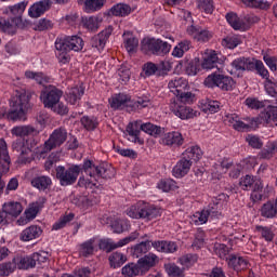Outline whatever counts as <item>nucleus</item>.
Segmentation results:
<instances>
[{
	"label": "nucleus",
	"mask_w": 277,
	"mask_h": 277,
	"mask_svg": "<svg viewBox=\"0 0 277 277\" xmlns=\"http://www.w3.org/2000/svg\"><path fill=\"white\" fill-rule=\"evenodd\" d=\"M83 170L84 175L79 177ZM116 176V169L107 163L94 164L92 160H84L82 167L71 164L69 168L58 166L56 168V179L62 187L75 185L78 180V186L84 189H94L101 187V179H114Z\"/></svg>",
	"instance_id": "obj_1"
},
{
	"label": "nucleus",
	"mask_w": 277,
	"mask_h": 277,
	"mask_svg": "<svg viewBox=\"0 0 277 277\" xmlns=\"http://www.w3.org/2000/svg\"><path fill=\"white\" fill-rule=\"evenodd\" d=\"M27 109H29V94L27 92H17L13 97L12 109L5 114H2V118H8V120H26L25 117L27 114Z\"/></svg>",
	"instance_id": "obj_2"
},
{
	"label": "nucleus",
	"mask_w": 277,
	"mask_h": 277,
	"mask_svg": "<svg viewBox=\"0 0 277 277\" xmlns=\"http://www.w3.org/2000/svg\"><path fill=\"white\" fill-rule=\"evenodd\" d=\"M126 214L132 220H155L161 215L159 208L138 201L126 210Z\"/></svg>",
	"instance_id": "obj_3"
},
{
	"label": "nucleus",
	"mask_w": 277,
	"mask_h": 277,
	"mask_svg": "<svg viewBox=\"0 0 277 277\" xmlns=\"http://www.w3.org/2000/svg\"><path fill=\"white\" fill-rule=\"evenodd\" d=\"M142 51L151 55H168L172 51V45L161 39H144L142 41Z\"/></svg>",
	"instance_id": "obj_4"
},
{
	"label": "nucleus",
	"mask_w": 277,
	"mask_h": 277,
	"mask_svg": "<svg viewBox=\"0 0 277 277\" xmlns=\"http://www.w3.org/2000/svg\"><path fill=\"white\" fill-rule=\"evenodd\" d=\"M203 85H206V88H220V90L224 92H230V90L235 88V80L229 76L212 72L205 79Z\"/></svg>",
	"instance_id": "obj_5"
},
{
	"label": "nucleus",
	"mask_w": 277,
	"mask_h": 277,
	"mask_svg": "<svg viewBox=\"0 0 277 277\" xmlns=\"http://www.w3.org/2000/svg\"><path fill=\"white\" fill-rule=\"evenodd\" d=\"M68 138V132L64 128H57L55 129L52 134L50 135L49 140L45 141L43 145V149L39 151L40 157H43L47 155V153H51L53 148H57L58 146H62L64 142Z\"/></svg>",
	"instance_id": "obj_6"
},
{
	"label": "nucleus",
	"mask_w": 277,
	"mask_h": 277,
	"mask_svg": "<svg viewBox=\"0 0 277 277\" xmlns=\"http://www.w3.org/2000/svg\"><path fill=\"white\" fill-rule=\"evenodd\" d=\"M10 153L8 151V143L5 140L0 138V196L3 194V189H5V182L1 179L3 174H8L10 172Z\"/></svg>",
	"instance_id": "obj_7"
},
{
	"label": "nucleus",
	"mask_w": 277,
	"mask_h": 277,
	"mask_svg": "<svg viewBox=\"0 0 277 277\" xmlns=\"http://www.w3.org/2000/svg\"><path fill=\"white\" fill-rule=\"evenodd\" d=\"M64 96V92L56 87L49 85L41 91L40 101L47 109H51Z\"/></svg>",
	"instance_id": "obj_8"
},
{
	"label": "nucleus",
	"mask_w": 277,
	"mask_h": 277,
	"mask_svg": "<svg viewBox=\"0 0 277 277\" xmlns=\"http://www.w3.org/2000/svg\"><path fill=\"white\" fill-rule=\"evenodd\" d=\"M170 109L171 111H173L174 116H177V118H181V120H189L192 118H198V116H200V113L198 110H194V108L176 101L171 103Z\"/></svg>",
	"instance_id": "obj_9"
},
{
	"label": "nucleus",
	"mask_w": 277,
	"mask_h": 277,
	"mask_svg": "<svg viewBox=\"0 0 277 277\" xmlns=\"http://www.w3.org/2000/svg\"><path fill=\"white\" fill-rule=\"evenodd\" d=\"M243 122L241 121V118H239V115L237 114H228L225 116V122L235 129V131H248L249 129H252L254 127V119L247 117L245 118Z\"/></svg>",
	"instance_id": "obj_10"
},
{
	"label": "nucleus",
	"mask_w": 277,
	"mask_h": 277,
	"mask_svg": "<svg viewBox=\"0 0 277 277\" xmlns=\"http://www.w3.org/2000/svg\"><path fill=\"white\" fill-rule=\"evenodd\" d=\"M56 41L61 43V47H65L67 51H75L76 53L83 51L85 44L83 39L77 35L58 37Z\"/></svg>",
	"instance_id": "obj_11"
},
{
	"label": "nucleus",
	"mask_w": 277,
	"mask_h": 277,
	"mask_svg": "<svg viewBox=\"0 0 277 277\" xmlns=\"http://www.w3.org/2000/svg\"><path fill=\"white\" fill-rule=\"evenodd\" d=\"M186 34H188V36H190L192 39L196 40V42L202 43L209 42V40L213 38V31L202 26L190 25L187 27Z\"/></svg>",
	"instance_id": "obj_12"
},
{
	"label": "nucleus",
	"mask_w": 277,
	"mask_h": 277,
	"mask_svg": "<svg viewBox=\"0 0 277 277\" xmlns=\"http://www.w3.org/2000/svg\"><path fill=\"white\" fill-rule=\"evenodd\" d=\"M13 150L19 153L18 161L19 163H31L34 161V155L29 147H25V138L16 140L13 145Z\"/></svg>",
	"instance_id": "obj_13"
},
{
	"label": "nucleus",
	"mask_w": 277,
	"mask_h": 277,
	"mask_svg": "<svg viewBox=\"0 0 277 277\" xmlns=\"http://www.w3.org/2000/svg\"><path fill=\"white\" fill-rule=\"evenodd\" d=\"M144 123H142V120H136L133 122H130L126 131L128 135H130V142H133L134 144H138L140 146H144V138L140 137L142 133V127Z\"/></svg>",
	"instance_id": "obj_14"
},
{
	"label": "nucleus",
	"mask_w": 277,
	"mask_h": 277,
	"mask_svg": "<svg viewBox=\"0 0 277 277\" xmlns=\"http://www.w3.org/2000/svg\"><path fill=\"white\" fill-rule=\"evenodd\" d=\"M111 34H114V27H106L91 39V47H93V49H97V51H103Z\"/></svg>",
	"instance_id": "obj_15"
},
{
	"label": "nucleus",
	"mask_w": 277,
	"mask_h": 277,
	"mask_svg": "<svg viewBox=\"0 0 277 277\" xmlns=\"http://www.w3.org/2000/svg\"><path fill=\"white\" fill-rule=\"evenodd\" d=\"M42 207H44V199H41L40 201H36L32 202L29 208L25 211V215L26 217H21L17 221V224L19 226H25L27 224H29L30 220H35L36 215H38V213L40 212V209H42Z\"/></svg>",
	"instance_id": "obj_16"
},
{
	"label": "nucleus",
	"mask_w": 277,
	"mask_h": 277,
	"mask_svg": "<svg viewBox=\"0 0 277 277\" xmlns=\"http://www.w3.org/2000/svg\"><path fill=\"white\" fill-rule=\"evenodd\" d=\"M109 105L111 109H127L129 111L131 109V96L124 93L115 94L109 100Z\"/></svg>",
	"instance_id": "obj_17"
},
{
	"label": "nucleus",
	"mask_w": 277,
	"mask_h": 277,
	"mask_svg": "<svg viewBox=\"0 0 277 277\" xmlns=\"http://www.w3.org/2000/svg\"><path fill=\"white\" fill-rule=\"evenodd\" d=\"M51 5H53L51 0H41L36 2L29 8L28 16H30V18H40L44 12H49V10H51Z\"/></svg>",
	"instance_id": "obj_18"
},
{
	"label": "nucleus",
	"mask_w": 277,
	"mask_h": 277,
	"mask_svg": "<svg viewBox=\"0 0 277 277\" xmlns=\"http://www.w3.org/2000/svg\"><path fill=\"white\" fill-rule=\"evenodd\" d=\"M239 187L243 192H252L253 188L263 189V182L252 175H245L240 177Z\"/></svg>",
	"instance_id": "obj_19"
},
{
	"label": "nucleus",
	"mask_w": 277,
	"mask_h": 277,
	"mask_svg": "<svg viewBox=\"0 0 277 277\" xmlns=\"http://www.w3.org/2000/svg\"><path fill=\"white\" fill-rule=\"evenodd\" d=\"M220 64V56L215 50H206L202 55L201 68L205 70H211Z\"/></svg>",
	"instance_id": "obj_20"
},
{
	"label": "nucleus",
	"mask_w": 277,
	"mask_h": 277,
	"mask_svg": "<svg viewBox=\"0 0 277 277\" xmlns=\"http://www.w3.org/2000/svg\"><path fill=\"white\" fill-rule=\"evenodd\" d=\"M156 252H162L163 254H174L179 250V245L170 240H156L151 242Z\"/></svg>",
	"instance_id": "obj_21"
},
{
	"label": "nucleus",
	"mask_w": 277,
	"mask_h": 277,
	"mask_svg": "<svg viewBox=\"0 0 277 277\" xmlns=\"http://www.w3.org/2000/svg\"><path fill=\"white\" fill-rule=\"evenodd\" d=\"M193 163L194 162L192 160L182 157L172 170L173 176H175V179H183V176H187V174H189V170H192Z\"/></svg>",
	"instance_id": "obj_22"
},
{
	"label": "nucleus",
	"mask_w": 277,
	"mask_h": 277,
	"mask_svg": "<svg viewBox=\"0 0 277 277\" xmlns=\"http://www.w3.org/2000/svg\"><path fill=\"white\" fill-rule=\"evenodd\" d=\"M21 23H23V18L19 17L0 19V30L3 31L4 34H9L10 36H14Z\"/></svg>",
	"instance_id": "obj_23"
},
{
	"label": "nucleus",
	"mask_w": 277,
	"mask_h": 277,
	"mask_svg": "<svg viewBox=\"0 0 277 277\" xmlns=\"http://www.w3.org/2000/svg\"><path fill=\"white\" fill-rule=\"evenodd\" d=\"M137 263L142 269V273L146 274L147 272H150V269H153L157 263H159V256H157L155 253H148L138 259Z\"/></svg>",
	"instance_id": "obj_24"
},
{
	"label": "nucleus",
	"mask_w": 277,
	"mask_h": 277,
	"mask_svg": "<svg viewBox=\"0 0 277 277\" xmlns=\"http://www.w3.org/2000/svg\"><path fill=\"white\" fill-rule=\"evenodd\" d=\"M254 58L252 57H238L232 62V66L235 70H240L241 72H252L254 68Z\"/></svg>",
	"instance_id": "obj_25"
},
{
	"label": "nucleus",
	"mask_w": 277,
	"mask_h": 277,
	"mask_svg": "<svg viewBox=\"0 0 277 277\" xmlns=\"http://www.w3.org/2000/svg\"><path fill=\"white\" fill-rule=\"evenodd\" d=\"M168 88L170 92L177 96V94H182V92H185V90L189 88V84L187 80L183 77H175L169 81Z\"/></svg>",
	"instance_id": "obj_26"
},
{
	"label": "nucleus",
	"mask_w": 277,
	"mask_h": 277,
	"mask_svg": "<svg viewBox=\"0 0 277 277\" xmlns=\"http://www.w3.org/2000/svg\"><path fill=\"white\" fill-rule=\"evenodd\" d=\"M96 238H91L79 245L78 254L83 259H89V256H94L96 252Z\"/></svg>",
	"instance_id": "obj_27"
},
{
	"label": "nucleus",
	"mask_w": 277,
	"mask_h": 277,
	"mask_svg": "<svg viewBox=\"0 0 277 277\" xmlns=\"http://www.w3.org/2000/svg\"><path fill=\"white\" fill-rule=\"evenodd\" d=\"M223 205H224V201L222 200V195H220L219 198L212 199V202H210L208 208L206 209L211 220H216L222 216Z\"/></svg>",
	"instance_id": "obj_28"
},
{
	"label": "nucleus",
	"mask_w": 277,
	"mask_h": 277,
	"mask_svg": "<svg viewBox=\"0 0 277 277\" xmlns=\"http://www.w3.org/2000/svg\"><path fill=\"white\" fill-rule=\"evenodd\" d=\"M42 236V227L38 225H30L26 227L19 235L21 241H34Z\"/></svg>",
	"instance_id": "obj_29"
},
{
	"label": "nucleus",
	"mask_w": 277,
	"mask_h": 277,
	"mask_svg": "<svg viewBox=\"0 0 277 277\" xmlns=\"http://www.w3.org/2000/svg\"><path fill=\"white\" fill-rule=\"evenodd\" d=\"M185 140L181 132H169L166 133L161 140V144L164 146H183Z\"/></svg>",
	"instance_id": "obj_30"
},
{
	"label": "nucleus",
	"mask_w": 277,
	"mask_h": 277,
	"mask_svg": "<svg viewBox=\"0 0 277 277\" xmlns=\"http://www.w3.org/2000/svg\"><path fill=\"white\" fill-rule=\"evenodd\" d=\"M30 185L35 189H39V192H45V189H49L53 185V180L49 175H40L32 177Z\"/></svg>",
	"instance_id": "obj_31"
},
{
	"label": "nucleus",
	"mask_w": 277,
	"mask_h": 277,
	"mask_svg": "<svg viewBox=\"0 0 277 277\" xmlns=\"http://www.w3.org/2000/svg\"><path fill=\"white\" fill-rule=\"evenodd\" d=\"M228 265L235 272H243L250 267V262L243 256L230 255L228 260Z\"/></svg>",
	"instance_id": "obj_32"
},
{
	"label": "nucleus",
	"mask_w": 277,
	"mask_h": 277,
	"mask_svg": "<svg viewBox=\"0 0 277 277\" xmlns=\"http://www.w3.org/2000/svg\"><path fill=\"white\" fill-rule=\"evenodd\" d=\"M2 211L5 215H11V217H18L23 213V205L18 201H9L3 203Z\"/></svg>",
	"instance_id": "obj_33"
},
{
	"label": "nucleus",
	"mask_w": 277,
	"mask_h": 277,
	"mask_svg": "<svg viewBox=\"0 0 277 277\" xmlns=\"http://www.w3.org/2000/svg\"><path fill=\"white\" fill-rule=\"evenodd\" d=\"M261 120H264L266 124L271 127H277V107L268 106L264 111L260 115Z\"/></svg>",
	"instance_id": "obj_34"
},
{
	"label": "nucleus",
	"mask_w": 277,
	"mask_h": 277,
	"mask_svg": "<svg viewBox=\"0 0 277 277\" xmlns=\"http://www.w3.org/2000/svg\"><path fill=\"white\" fill-rule=\"evenodd\" d=\"M84 91L81 87H74L67 90L66 92V101L69 105H79V101H81V96H83Z\"/></svg>",
	"instance_id": "obj_35"
},
{
	"label": "nucleus",
	"mask_w": 277,
	"mask_h": 277,
	"mask_svg": "<svg viewBox=\"0 0 277 277\" xmlns=\"http://www.w3.org/2000/svg\"><path fill=\"white\" fill-rule=\"evenodd\" d=\"M150 248H153V240L142 241L132 247V256H134V259H140L144 256V254L150 252Z\"/></svg>",
	"instance_id": "obj_36"
},
{
	"label": "nucleus",
	"mask_w": 277,
	"mask_h": 277,
	"mask_svg": "<svg viewBox=\"0 0 277 277\" xmlns=\"http://www.w3.org/2000/svg\"><path fill=\"white\" fill-rule=\"evenodd\" d=\"M11 133L15 137H26L27 135H38L39 132L31 126H17L11 130Z\"/></svg>",
	"instance_id": "obj_37"
},
{
	"label": "nucleus",
	"mask_w": 277,
	"mask_h": 277,
	"mask_svg": "<svg viewBox=\"0 0 277 277\" xmlns=\"http://www.w3.org/2000/svg\"><path fill=\"white\" fill-rule=\"evenodd\" d=\"M221 107L222 103L215 100H202L200 102V108L205 114H217Z\"/></svg>",
	"instance_id": "obj_38"
},
{
	"label": "nucleus",
	"mask_w": 277,
	"mask_h": 277,
	"mask_svg": "<svg viewBox=\"0 0 277 277\" xmlns=\"http://www.w3.org/2000/svg\"><path fill=\"white\" fill-rule=\"evenodd\" d=\"M121 274L124 277H135V276H144V273L142 272V267L140 266V263H129L126 266L122 267Z\"/></svg>",
	"instance_id": "obj_39"
},
{
	"label": "nucleus",
	"mask_w": 277,
	"mask_h": 277,
	"mask_svg": "<svg viewBox=\"0 0 277 277\" xmlns=\"http://www.w3.org/2000/svg\"><path fill=\"white\" fill-rule=\"evenodd\" d=\"M226 21L233 27V29H236V31H246V22L243 19L239 18L237 14L235 13H227L226 14Z\"/></svg>",
	"instance_id": "obj_40"
},
{
	"label": "nucleus",
	"mask_w": 277,
	"mask_h": 277,
	"mask_svg": "<svg viewBox=\"0 0 277 277\" xmlns=\"http://www.w3.org/2000/svg\"><path fill=\"white\" fill-rule=\"evenodd\" d=\"M25 77L26 79H32L39 85H44V83H49L51 81V78L42 71H31V70H26L25 71Z\"/></svg>",
	"instance_id": "obj_41"
},
{
	"label": "nucleus",
	"mask_w": 277,
	"mask_h": 277,
	"mask_svg": "<svg viewBox=\"0 0 277 277\" xmlns=\"http://www.w3.org/2000/svg\"><path fill=\"white\" fill-rule=\"evenodd\" d=\"M109 14L119 17L129 16V14H131V6L124 3H117L110 8Z\"/></svg>",
	"instance_id": "obj_42"
},
{
	"label": "nucleus",
	"mask_w": 277,
	"mask_h": 277,
	"mask_svg": "<svg viewBox=\"0 0 277 277\" xmlns=\"http://www.w3.org/2000/svg\"><path fill=\"white\" fill-rule=\"evenodd\" d=\"M55 49H56V57L60 64H68L70 62V51L67 50L65 47H62L60 41H55Z\"/></svg>",
	"instance_id": "obj_43"
},
{
	"label": "nucleus",
	"mask_w": 277,
	"mask_h": 277,
	"mask_svg": "<svg viewBox=\"0 0 277 277\" xmlns=\"http://www.w3.org/2000/svg\"><path fill=\"white\" fill-rule=\"evenodd\" d=\"M277 153V141L268 142L260 153V159H272Z\"/></svg>",
	"instance_id": "obj_44"
},
{
	"label": "nucleus",
	"mask_w": 277,
	"mask_h": 277,
	"mask_svg": "<svg viewBox=\"0 0 277 277\" xmlns=\"http://www.w3.org/2000/svg\"><path fill=\"white\" fill-rule=\"evenodd\" d=\"M183 157L188 161H200L202 158V149L198 146L188 147L184 153Z\"/></svg>",
	"instance_id": "obj_45"
},
{
	"label": "nucleus",
	"mask_w": 277,
	"mask_h": 277,
	"mask_svg": "<svg viewBox=\"0 0 277 277\" xmlns=\"http://www.w3.org/2000/svg\"><path fill=\"white\" fill-rule=\"evenodd\" d=\"M192 49V41L189 40H182L177 45L174 47L172 51L173 57H183L187 51Z\"/></svg>",
	"instance_id": "obj_46"
},
{
	"label": "nucleus",
	"mask_w": 277,
	"mask_h": 277,
	"mask_svg": "<svg viewBox=\"0 0 277 277\" xmlns=\"http://www.w3.org/2000/svg\"><path fill=\"white\" fill-rule=\"evenodd\" d=\"M15 267L18 269H30L36 267L32 255L14 259Z\"/></svg>",
	"instance_id": "obj_47"
},
{
	"label": "nucleus",
	"mask_w": 277,
	"mask_h": 277,
	"mask_svg": "<svg viewBox=\"0 0 277 277\" xmlns=\"http://www.w3.org/2000/svg\"><path fill=\"white\" fill-rule=\"evenodd\" d=\"M254 70H255L256 75H259V77L264 79V81L269 79V70H267L265 68V64H263V61L253 58L252 71H254Z\"/></svg>",
	"instance_id": "obj_48"
},
{
	"label": "nucleus",
	"mask_w": 277,
	"mask_h": 277,
	"mask_svg": "<svg viewBox=\"0 0 277 277\" xmlns=\"http://www.w3.org/2000/svg\"><path fill=\"white\" fill-rule=\"evenodd\" d=\"M157 187L166 193L176 192V189H179V184L172 179H163L158 182Z\"/></svg>",
	"instance_id": "obj_49"
},
{
	"label": "nucleus",
	"mask_w": 277,
	"mask_h": 277,
	"mask_svg": "<svg viewBox=\"0 0 277 277\" xmlns=\"http://www.w3.org/2000/svg\"><path fill=\"white\" fill-rule=\"evenodd\" d=\"M123 37H124V47L128 53H133V51L137 49L140 44V40H137V38H135L131 32H124Z\"/></svg>",
	"instance_id": "obj_50"
},
{
	"label": "nucleus",
	"mask_w": 277,
	"mask_h": 277,
	"mask_svg": "<svg viewBox=\"0 0 277 277\" xmlns=\"http://www.w3.org/2000/svg\"><path fill=\"white\" fill-rule=\"evenodd\" d=\"M143 133L150 135L151 137H159L163 133V129L150 122L143 123L142 126Z\"/></svg>",
	"instance_id": "obj_51"
},
{
	"label": "nucleus",
	"mask_w": 277,
	"mask_h": 277,
	"mask_svg": "<svg viewBox=\"0 0 277 277\" xmlns=\"http://www.w3.org/2000/svg\"><path fill=\"white\" fill-rule=\"evenodd\" d=\"M242 3L248 8H255L256 10H269L272 2L267 0H242Z\"/></svg>",
	"instance_id": "obj_52"
},
{
	"label": "nucleus",
	"mask_w": 277,
	"mask_h": 277,
	"mask_svg": "<svg viewBox=\"0 0 277 277\" xmlns=\"http://www.w3.org/2000/svg\"><path fill=\"white\" fill-rule=\"evenodd\" d=\"M197 9L205 14H213L215 10V4L213 0H196Z\"/></svg>",
	"instance_id": "obj_53"
},
{
	"label": "nucleus",
	"mask_w": 277,
	"mask_h": 277,
	"mask_svg": "<svg viewBox=\"0 0 277 277\" xmlns=\"http://www.w3.org/2000/svg\"><path fill=\"white\" fill-rule=\"evenodd\" d=\"M106 0H85L84 1V11L89 14L92 12H98L105 5Z\"/></svg>",
	"instance_id": "obj_54"
},
{
	"label": "nucleus",
	"mask_w": 277,
	"mask_h": 277,
	"mask_svg": "<svg viewBox=\"0 0 277 277\" xmlns=\"http://www.w3.org/2000/svg\"><path fill=\"white\" fill-rule=\"evenodd\" d=\"M261 213L263 217H276L277 215V202L268 201L263 205Z\"/></svg>",
	"instance_id": "obj_55"
},
{
	"label": "nucleus",
	"mask_w": 277,
	"mask_h": 277,
	"mask_svg": "<svg viewBox=\"0 0 277 277\" xmlns=\"http://www.w3.org/2000/svg\"><path fill=\"white\" fill-rule=\"evenodd\" d=\"M80 122L87 131H95L96 127H98V118L94 116H83Z\"/></svg>",
	"instance_id": "obj_56"
},
{
	"label": "nucleus",
	"mask_w": 277,
	"mask_h": 277,
	"mask_svg": "<svg viewBox=\"0 0 277 277\" xmlns=\"http://www.w3.org/2000/svg\"><path fill=\"white\" fill-rule=\"evenodd\" d=\"M109 263L110 267H114V269H116L117 267H122V265L127 263V256L120 252H114L109 256Z\"/></svg>",
	"instance_id": "obj_57"
},
{
	"label": "nucleus",
	"mask_w": 277,
	"mask_h": 277,
	"mask_svg": "<svg viewBox=\"0 0 277 277\" xmlns=\"http://www.w3.org/2000/svg\"><path fill=\"white\" fill-rule=\"evenodd\" d=\"M129 226H131L129 224V221L120 219L113 221L110 225L113 233H117L119 235L120 233H124V230H128Z\"/></svg>",
	"instance_id": "obj_58"
},
{
	"label": "nucleus",
	"mask_w": 277,
	"mask_h": 277,
	"mask_svg": "<svg viewBox=\"0 0 277 277\" xmlns=\"http://www.w3.org/2000/svg\"><path fill=\"white\" fill-rule=\"evenodd\" d=\"M102 23L103 18L98 16H90L84 21V27L89 29V31H96Z\"/></svg>",
	"instance_id": "obj_59"
},
{
	"label": "nucleus",
	"mask_w": 277,
	"mask_h": 277,
	"mask_svg": "<svg viewBox=\"0 0 277 277\" xmlns=\"http://www.w3.org/2000/svg\"><path fill=\"white\" fill-rule=\"evenodd\" d=\"M150 105L149 98L138 97L136 101H130L129 111H137V109H144Z\"/></svg>",
	"instance_id": "obj_60"
},
{
	"label": "nucleus",
	"mask_w": 277,
	"mask_h": 277,
	"mask_svg": "<svg viewBox=\"0 0 277 277\" xmlns=\"http://www.w3.org/2000/svg\"><path fill=\"white\" fill-rule=\"evenodd\" d=\"M264 90L266 94L277 98V82L274 80V78H267L264 80Z\"/></svg>",
	"instance_id": "obj_61"
},
{
	"label": "nucleus",
	"mask_w": 277,
	"mask_h": 277,
	"mask_svg": "<svg viewBox=\"0 0 277 277\" xmlns=\"http://www.w3.org/2000/svg\"><path fill=\"white\" fill-rule=\"evenodd\" d=\"M209 212L206 211V209L195 212V214L193 215V222L194 224H196V226H200L202 224H207V222H209Z\"/></svg>",
	"instance_id": "obj_62"
},
{
	"label": "nucleus",
	"mask_w": 277,
	"mask_h": 277,
	"mask_svg": "<svg viewBox=\"0 0 277 277\" xmlns=\"http://www.w3.org/2000/svg\"><path fill=\"white\" fill-rule=\"evenodd\" d=\"M164 269L170 277H185L183 269L174 263L164 264Z\"/></svg>",
	"instance_id": "obj_63"
},
{
	"label": "nucleus",
	"mask_w": 277,
	"mask_h": 277,
	"mask_svg": "<svg viewBox=\"0 0 277 277\" xmlns=\"http://www.w3.org/2000/svg\"><path fill=\"white\" fill-rule=\"evenodd\" d=\"M222 44L226 49H237V47L241 44V38H239V36L226 37L222 40Z\"/></svg>",
	"instance_id": "obj_64"
}]
</instances>
